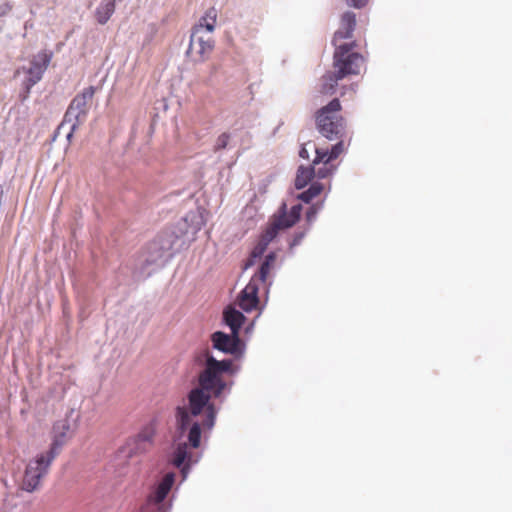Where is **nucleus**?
<instances>
[{
	"mask_svg": "<svg viewBox=\"0 0 512 512\" xmlns=\"http://www.w3.org/2000/svg\"><path fill=\"white\" fill-rule=\"evenodd\" d=\"M232 368L231 360H216L206 354L204 369L198 375V386L187 395V405L175 409L176 427L184 433L188 428V441L193 448L200 446L201 432L211 430L215 424L216 408L211 397L218 398L227 387L224 375Z\"/></svg>",
	"mask_w": 512,
	"mask_h": 512,
	"instance_id": "obj_1",
	"label": "nucleus"
},
{
	"mask_svg": "<svg viewBox=\"0 0 512 512\" xmlns=\"http://www.w3.org/2000/svg\"><path fill=\"white\" fill-rule=\"evenodd\" d=\"M342 106L338 98L332 99L327 105L318 109L315 113V125L317 131L326 139L336 141V144L328 148H318L313 145L316 156L315 165L329 164L337 159L345 150L344 141L347 137L346 120L341 115Z\"/></svg>",
	"mask_w": 512,
	"mask_h": 512,
	"instance_id": "obj_2",
	"label": "nucleus"
},
{
	"mask_svg": "<svg viewBox=\"0 0 512 512\" xmlns=\"http://www.w3.org/2000/svg\"><path fill=\"white\" fill-rule=\"evenodd\" d=\"M302 212V205L297 204L292 206L289 212L286 211V204H283L279 210L278 215H275L261 234L257 244L253 248L250 257L248 258L245 267L253 266L258 259L265 253L270 242L277 236L278 232L282 229H287L295 225L300 219Z\"/></svg>",
	"mask_w": 512,
	"mask_h": 512,
	"instance_id": "obj_3",
	"label": "nucleus"
},
{
	"mask_svg": "<svg viewBox=\"0 0 512 512\" xmlns=\"http://www.w3.org/2000/svg\"><path fill=\"white\" fill-rule=\"evenodd\" d=\"M333 54V69L337 72L339 78H345L350 75L360 74L364 67V57L354 51L357 44L351 40L350 44H337Z\"/></svg>",
	"mask_w": 512,
	"mask_h": 512,
	"instance_id": "obj_4",
	"label": "nucleus"
},
{
	"mask_svg": "<svg viewBox=\"0 0 512 512\" xmlns=\"http://www.w3.org/2000/svg\"><path fill=\"white\" fill-rule=\"evenodd\" d=\"M56 457L48 451L37 454L26 465L21 481V489L26 492L37 490L42 479L48 474L50 466Z\"/></svg>",
	"mask_w": 512,
	"mask_h": 512,
	"instance_id": "obj_5",
	"label": "nucleus"
},
{
	"mask_svg": "<svg viewBox=\"0 0 512 512\" xmlns=\"http://www.w3.org/2000/svg\"><path fill=\"white\" fill-rule=\"evenodd\" d=\"M215 47V40L212 35L199 33L198 30H192L190 36L187 56L194 63H203L207 61Z\"/></svg>",
	"mask_w": 512,
	"mask_h": 512,
	"instance_id": "obj_6",
	"label": "nucleus"
},
{
	"mask_svg": "<svg viewBox=\"0 0 512 512\" xmlns=\"http://www.w3.org/2000/svg\"><path fill=\"white\" fill-rule=\"evenodd\" d=\"M95 93V89L93 86H89L85 88L81 93L77 94L73 100L71 101L65 118L68 121L74 120L72 128L75 129L76 126L81 125L86 120L88 111H89V103L91 102Z\"/></svg>",
	"mask_w": 512,
	"mask_h": 512,
	"instance_id": "obj_7",
	"label": "nucleus"
},
{
	"mask_svg": "<svg viewBox=\"0 0 512 512\" xmlns=\"http://www.w3.org/2000/svg\"><path fill=\"white\" fill-rule=\"evenodd\" d=\"M51 61V54L46 51L39 52L31 61L30 67L25 71L27 74L26 86L30 89L39 82Z\"/></svg>",
	"mask_w": 512,
	"mask_h": 512,
	"instance_id": "obj_8",
	"label": "nucleus"
},
{
	"mask_svg": "<svg viewBox=\"0 0 512 512\" xmlns=\"http://www.w3.org/2000/svg\"><path fill=\"white\" fill-rule=\"evenodd\" d=\"M324 166L315 170V164L313 163V167H304L300 166L297 171L296 179H295V187L297 189L304 188L316 175L318 178H326L333 173L335 167L329 164L323 163Z\"/></svg>",
	"mask_w": 512,
	"mask_h": 512,
	"instance_id": "obj_9",
	"label": "nucleus"
},
{
	"mask_svg": "<svg viewBox=\"0 0 512 512\" xmlns=\"http://www.w3.org/2000/svg\"><path fill=\"white\" fill-rule=\"evenodd\" d=\"M213 348L224 353L235 355L240 351L239 334L228 335L221 331H216L211 335Z\"/></svg>",
	"mask_w": 512,
	"mask_h": 512,
	"instance_id": "obj_10",
	"label": "nucleus"
},
{
	"mask_svg": "<svg viewBox=\"0 0 512 512\" xmlns=\"http://www.w3.org/2000/svg\"><path fill=\"white\" fill-rule=\"evenodd\" d=\"M259 285L257 283V278H251L249 283L245 286V288L240 292L237 302L241 309L245 312H251L258 308L259 305Z\"/></svg>",
	"mask_w": 512,
	"mask_h": 512,
	"instance_id": "obj_11",
	"label": "nucleus"
},
{
	"mask_svg": "<svg viewBox=\"0 0 512 512\" xmlns=\"http://www.w3.org/2000/svg\"><path fill=\"white\" fill-rule=\"evenodd\" d=\"M356 27V16L352 12H345L340 21V26L335 32L333 37V45L337 44H350V41H346L352 38L353 31Z\"/></svg>",
	"mask_w": 512,
	"mask_h": 512,
	"instance_id": "obj_12",
	"label": "nucleus"
},
{
	"mask_svg": "<svg viewBox=\"0 0 512 512\" xmlns=\"http://www.w3.org/2000/svg\"><path fill=\"white\" fill-rule=\"evenodd\" d=\"M174 482L175 474L173 472L166 473L149 494L148 502L155 505L161 504L171 491Z\"/></svg>",
	"mask_w": 512,
	"mask_h": 512,
	"instance_id": "obj_13",
	"label": "nucleus"
},
{
	"mask_svg": "<svg viewBox=\"0 0 512 512\" xmlns=\"http://www.w3.org/2000/svg\"><path fill=\"white\" fill-rule=\"evenodd\" d=\"M70 430V424L67 420H59L54 423L52 429V443L50 445L49 453H53L56 457L59 453L60 448L66 443Z\"/></svg>",
	"mask_w": 512,
	"mask_h": 512,
	"instance_id": "obj_14",
	"label": "nucleus"
},
{
	"mask_svg": "<svg viewBox=\"0 0 512 512\" xmlns=\"http://www.w3.org/2000/svg\"><path fill=\"white\" fill-rule=\"evenodd\" d=\"M190 455L188 453V446L186 443H180L177 445L173 453L170 457V462L176 468H180L183 474V477H186V474L189 470L190 464Z\"/></svg>",
	"mask_w": 512,
	"mask_h": 512,
	"instance_id": "obj_15",
	"label": "nucleus"
},
{
	"mask_svg": "<svg viewBox=\"0 0 512 512\" xmlns=\"http://www.w3.org/2000/svg\"><path fill=\"white\" fill-rule=\"evenodd\" d=\"M218 11L215 7L208 8L204 15L199 19L198 23L192 30H198L199 33L211 35L216 27Z\"/></svg>",
	"mask_w": 512,
	"mask_h": 512,
	"instance_id": "obj_16",
	"label": "nucleus"
},
{
	"mask_svg": "<svg viewBox=\"0 0 512 512\" xmlns=\"http://www.w3.org/2000/svg\"><path fill=\"white\" fill-rule=\"evenodd\" d=\"M223 319L231 329L233 334H239L240 328L245 320L244 315L236 310L235 308L229 306L223 312Z\"/></svg>",
	"mask_w": 512,
	"mask_h": 512,
	"instance_id": "obj_17",
	"label": "nucleus"
},
{
	"mask_svg": "<svg viewBox=\"0 0 512 512\" xmlns=\"http://www.w3.org/2000/svg\"><path fill=\"white\" fill-rule=\"evenodd\" d=\"M116 8V0H102L97 6L94 16L100 25L106 24L114 14Z\"/></svg>",
	"mask_w": 512,
	"mask_h": 512,
	"instance_id": "obj_18",
	"label": "nucleus"
},
{
	"mask_svg": "<svg viewBox=\"0 0 512 512\" xmlns=\"http://www.w3.org/2000/svg\"><path fill=\"white\" fill-rule=\"evenodd\" d=\"M343 78H339L337 72L333 69V71H329L324 74L320 79L319 92L322 95H332L334 94L336 87L338 86V82Z\"/></svg>",
	"mask_w": 512,
	"mask_h": 512,
	"instance_id": "obj_19",
	"label": "nucleus"
},
{
	"mask_svg": "<svg viewBox=\"0 0 512 512\" xmlns=\"http://www.w3.org/2000/svg\"><path fill=\"white\" fill-rule=\"evenodd\" d=\"M276 261V254L274 252L269 253L264 262L261 264L260 269L257 274L252 276V278H257L258 284H264L267 281V278L273 269Z\"/></svg>",
	"mask_w": 512,
	"mask_h": 512,
	"instance_id": "obj_20",
	"label": "nucleus"
},
{
	"mask_svg": "<svg viewBox=\"0 0 512 512\" xmlns=\"http://www.w3.org/2000/svg\"><path fill=\"white\" fill-rule=\"evenodd\" d=\"M155 434V428L152 425H147L136 435V437L139 442L145 445L148 449H151Z\"/></svg>",
	"mask_w": 512,
	"mask_h": 512,
	"instance_id": "obj_21",
	"label": "nucleus"
},
{
	"mask_svg": "<svg viewBox=\"0 0 512 512\" xmlns=\"http://www.w3.org/2000/svg\"><path fill=\"white\" fill-rule=\"evenodd\" d=\"M126 446L128 448V456L129 457L144 454L150 450L145 445H143L141 442H139L138 438L136 436L133 438H130L126 443Z\"/></svg>",
	"mask_w": 512,
	"mask_h": 512,
	"instance_id": "obj_22",
	"label": "nucleus"
},
{
	"mask_svg": "<svg viewBox=\"0 0 512 512\" xmlns=\"http://www.w3.org/2000/svg\"><path fill=\"white\" fill-rule=\"evenodd\" d=\"M323 191V185L318 182H314L309 189L302 192L299 195V199H301L305 203H309L312 199L317 197Z\"/></svg>",
	"mask_w": 512,
	"mask_h": 512,
	"instance_id": "obj_23",
	"label": "nucleus"
},
{
	"mask_svg": "<svg viewBox=\"0 0 512 512\" xmlns=\"http://www.w3.org/2000/svg\"><path fill=\"white\" fill-rule=\"evenodd\" d=\"M231 140V134L229 132H222L215 140L213 145V151L219 152L227 148Z\"/></svg>",
	"mask_w": 512,
	"mask_h": 512,
	"instance_id": "obj_24",
	"label": "nucleus"
},
{
	"mask_svg": "<svg viewBox=\"0 0 512 512\" xmlns=\"http://www.w3.org/2000/svg\"><path fill=\"white\" fill-rule=\"evenodd\" d=\"M317 213L318 208L316 206H311L306 213L307 221L312 222L315 219Z\"/></svg>",
	"mask_w": 512,
	"mask_h": 512,
	"instance_id": "obj_25",
	"label": "nucleus"
},
{
	"mask_svg": "<svg viewBox=\"0 0 512 512\" xmlns=\"http://www.w3.org/2000/svg\"><path fill=\"white\" fill-rule=\"evenodd\" d=\"M347 4L355 8H362L365 6L366 0H347Z\"/></svg>",
	"mask_w": 512,
	"mask_h": 512,
	"instance_id": "obj_26",
	"label": "nucleus"
},
{
	"mask_svg": "<svg viewBox=\"0 0 512 512\" xmlns=\"http://www.w3.org/2000/svg\"><path fill=\"white\" fill-rule=\"evenodd\" d=\"M307 146H308V144H305V145L301 148V150H300V152H299V156H300L301 158H303V159H308V158H309V152H308Z\"/></svg>",
	"mask_w": 512,
	"mask_h": 512,
	"instance_id": "obj_27",
	"label": "nucleus"
}]
</instances>
